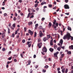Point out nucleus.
<instances>
[{
	"instance_id": "nucleus-1",
	"label": "nucleus",
	"mask_w": 73,
	"mask_h": 73,
	"mask_svg": "<svg viewBox=\"0 0 73 73\" xmlns=\"http://www.w3.org/2000/svg\"><path fill=\"white\" fill-rule=\"evenodd\" d=\"M56 23V19H54V21L53 22V25H52V27H53L54 29H56V27H58V23Z\"/></svg>"
},
{
	"instance_id": "nucleus-2",
	"label": "nucleus",
	"mask_w": 73,
	"mask_h": 73,
	"mask_svg": "<svg viewBox=\"0 0 73 73\" xmlns=\"http://www.w3.org/2000/svg\"><path fill=\"white\" fill-rule=\"evenodd\" d=\"M71 36L70 35V33H68L66 34V39L69 40H70V38Z\"/></svg>"
},
{
	"instance_id": "nucleus-3",
	"label": "nucleus",
	"mask_w": 73,
	"mask_h": 73,
	"mask_svg": "<svg viewBox=\"0 0 73 73\" xmlns=\"http://www.w3.org/2000/svg\"><path fill=\"white\" fill-rule=\"evenodd\" d=\"M64 9H69V6L67 4L64 5Z\"/></svg>"
},
{
	"instance_id": "nucleus-4",
	"label": "nucleus",
	"mask_w": 73,
	"mask_h": 73,
	"mask_svg": "<svg viewBox=\"0 0 73 73\" xmlns=\"http://www.w3.org/2000/svg\"><path fill=\"white\" fill-rule=\"evenodd\" d=\"M42 36H44V35L43 34L42 31H39V37L40 38H41L42 37Z\"/></svg>"
},
{
	"instance_id": "nucleus-5",
	"label": "nucleus",
	"mask_w": 73,
	"mask_h": 73,
	"mask_svg": "<svg viewBox=\"0 0 73 73\" xmlns=\"http://www.w3.org/2000/svg\"><path fill=\"white\" fill-rule=\"evenodd\" d=\"M35 15V13H29L28 14V15H27V18H29V17H30V16H31V15Z\"/></svg>"
},
{
	"instance_id": "nucleus-6",
	"label": "nucleus",
	"mask_w": 73,
	"mask_h": 73,
	"mask_svg": "<svg viewBox=\"0 0 73 73\" xmlns=\"http://www.w3.org/2000/svg\"><path fill=\"white\" fill-rule=\"evenodd\" d=\"M42 50L44 52H45V53H46V51H47V49H46V47H44L42 49Z\"/></svg>"
},
{
	"instance_id": "nucleus-7",
	"label": "nucleus",
	"mask_w": 73,
	"mask_h": 73,
	"mask_svg": "<svg viewBox=\"0 0 73 73\" xmlns=\"http://www.w3.org/2000/svg\"><path fill=\"white\" fill-rule=\"evenodd\" d=\"M28 33H30L31 35V36L32 35H33V32L31 31L30 30H29Z\"/></svg>"
},
{
	"instance_id": "nucleus-8",
	"label": "nucleus",
	"mask_w": 73,
	"mask_h": 73,
	"mask_svg": "<svg viewBox=\"0 0 73 73\" xmlns=\"http://www.w3.org/2000/svg\"><path fill=\"white\" fill-rule=\"evenodd\" d=\"M37 45L39 48H41L42 46V43H40L38 44Z\"/></svg>"
},
{
	"instance_id": "nucleus-9",
	"label": "nucleus",
	"mask_w": 73,
	"mask_h": 73,
	"mask_svg": "<svg viewBox=\"0 0 73 73\" xmlns=\"http://www.w3.org/2000/svg\"><path fill=\"white\" fill-rule=\"evenodd\" d=\"M49 50L51 52H52L54 51V49L52 48H50Z\"/></svg>"
},
{
	"instance_id": "nucleus-10",
	"label": "nucleus",
	"mask_w": 73,
	"mask_h": 73,
	"mask_svg": "<svg viewBox=\"0 0 73 73\" xmlns=\"http://www.w3.org/2000/svg\"><path fill=\"white\" fill-rule=\"evenodd\" d=\"M28 64H27V66H28L29 65H30L31 63V61L30 60H29L28 61Z\"/></svg>"
},
{
	"instance_id": "nucleus-11",
	"label": "nucleus",
	"mask_w": 73,
	"mask_h": 73,
	"mask_svg": "<svg viewBox=\"0 0 73 73\" xmlns=\"http://www.w3.org/2000/svg\"><path fill=\"white\" fill-rule=\"evenodd\" d=\"M50 37V35H47L46 37V40H48Z\"/></svg>"
},
{
	"instance_id": "nucleus-12",
	"label": "nucleus",
	"mask_w": 73,
	"mask_h": 73,
	"mask_svg": "<svg viewBox=\"0 0 73 73\" xmlns=\"http://www.w3.org/2000/svg\"><path fill=\"white\" fill-rule=\"evenodd\" d=\"M60 44H61V45H62L63 43V40H62V39H60Z\"/></svg>"
},
{
	"instance_id": "nucleus-13",
	"label": "nucleus",
	"mask_w": 73,
	"mask_h": 73,
	"mask_svg": "<svg viewBox=\"0 0 73 73\" xmlns=\"http://www.w3.org/2000/svg\"><path fill=\"white\" fill-rule=\"evenodd\" d=\"M50 45L52 46L53 45V39L50 40Z\"/></svg>"
},
{
	"instance_id": "nucleus-14",
	"label": "nucleus",
	"mask_w": 73,
	"mask_h": 73,
	"mask_svg": "<svg viewBox=\"0 0 73 73\" xmlns=\"http://www.w3.org/2000/svg\"><path fill=\"white\" fill-rule=\"evenodd\" d=\"M61 49V46L58 47L57 48V49L58 51H60V50Z\"/></svg>"
},
{
	"instance_id": "nucleus-15",
	"label": "nucleus",
	"mask_w": 73,
	"mask_h": 73,
	"mask_svg": "<svg viewBox=\"0 0 73 73\" xmlns=\"http://www.w3.org/2000/svg\"><path fill=\"white\" fill-rule=\"evenodd\" d=\"M69 49H73V45H71V46H69Z\"/></svg>"
},
{
	"instance_id": "nucleus-16",
	"label": "nucleus",
	"mask_w": 73,
	"mask_h": 73,
	"mask_svg": "<svg viewBox=\"0 0 73 73\" xmlns=\"http://www.w3.org/2000/svg\"><path fill=\"white\" fill-rule=\"evenodd\" d=\"M46 4V2H42L41 4V5H43L44 4Z\"/></svg>"
},
{
	"instance_id": "nucleus-17",
	"label": "nucleus",
	"mask_w": 73,
	"mask_h": 73,
	"mask_svg": "<svg viewBox=\"0 0 73 73\" xmlns=\"http://www.w3.org/2000/svg\"><path fill=\"white\" fill-rule=\"evenodd\" d=\"M43 40L44 41V42H45L46 41V37H44L43 38Z\"/></svg>"
},
{
	"instance_id": "nucleus-18",
	"label": "nucleus",
	"mask_w": 73,
	"mask_h": 73,
	"mask_svg": "<svg viewBox=\"0 0 73 73\" xmlns=\"http://www.w3.org/2000/svg\"><path fill=\"white\" fill-rule=\"evenodd\" d=\"M38 24H36L35 25V29H37V28L38 27Z\"/></svg>"
},
{
	"instance_id": "nucleus-19",
	"label": "nucleus",
	"mask_w": 73,
	"mask_h": 73,
	"mask_svg": "<svg viewBox=\"0 0 73 73\" xmlns=\"http://www.w3.org/2000/svg\"><path fill=\"white\" fill-rule=\"evenodd\" d=\"M7 29H8V34H9V33H11V31H10V29L9 28H7Z\"/></svg>"
},
{
	"instance_id": "nucleus-20",
	"label": "nucleus",
	"mask_w": 73,
	"mask_h": 73,
	"mask_svg": "<svg viewBox=\"0 0 73 73\" xmlns=\"http://www.w3.org/2000/svg\"><path fill=\"white\" fill-rule=\"evenodd\" d=\"M33 24L32 22L31 21L29 22L28 23L29 25H32Z\"/></svg>"
},
{
	"instance_id": "nucleus-21",
	"label": "nucleus",
	"mask_w": 73,
	"mask_h": 73,
	"mask_svg": "<svg viewBox=\"0 0 73 73\" xmlns=\"http://www.w3.org/2000/svg\"><path fill=\"white\" fill-rule=\"evenodd\" d=\"M44 29V28H42V26H40L39 27V29H42H42Z\"/></svg>"
},
{
	"instance_id": "nucleus-22",
	"label": "nucleus",
	"mask_w": 73,
	"mask_h": 73,
	"mask_svg": "<svg viewBox=\"0 0 73 73\" xmlns=\"http://www.w3.org/2000/svg\"><path fill=\"white\" fill-rule=\"evenodd\" d=\"M68 30H69V31H72V29H71V28L70 27H69V26H68V28H67Z\"/></svg>"
},
{
	"instance_id": "nucleus-23",
	"label": "nucleus",
	"mask_w": 73,
	"mask_h": 73,
	"mask_svg": "<svg viewBox=\"0 0 73 73\" xmlns=\"http://www.w3.org/2000/svg\"><path fill=\"white\" fill-rule=\"evenodd\" d=\"M48 25H49V27L50 28V27H52V23H51V22H49V23Z\"/></svg>"
},
{
	"instance_id": "nucleus-24",
	"label": "nucleus",
	"mask_w": 73,
	"mask_h": 73,
	"mask_svg": "<svg viewBox=\"0 0 73 73\" xmlns=\"http://www.w3.org/2000/svg\"><path fill=\"white\" fill-rule=\"evenodd\" d=\"M65 68H64L62 69V73H64V72H65Z\"/></svg>"
},
{
	"instance_id": "nucleus-25",
	"label": "nucleus",
	"mask_w": 73,
	"mask_h": 73,
	"mask_svg": "<svg viewBox=\"0 0 73 73\" xmlns=\"http://www.w3.org/2000/svg\"><path fill=\"white\" fill-rule=\"evenodd\" d=\"M44 68L45 69H48V68H49V66L47 65H46L45 66H44Z\"/></svg>"
},
{
	"instance_id": "nucleus-26",
	"label": "nucleus",
	"mask_w": 73,
	"mask_h": 73,
	"mask_svg": "<svg viewBox=\"0 0 73 73\" xmlns=\"http://www.w3.org/2000/svg\"><path fill=\"white\" fill-rule=\"evenodd\" d=\"M36 36H37V33H36V32H35V33H34V37H36Z\"/></svg>"
},
{
	"instance_id": "nucleus-27",
	"label": "nucleus",
	"mask_w": 73,
	"mask_h": 73,
	"mask_svg": "<svg viewBox=\"0 0 73 73\" xmlns=\"http://www.w3.org/2000/svg\"><path fill=\"white\" fill-rule=\"evenodd\" d=\"M58 53H59V52H57L56 53L54 54V55H57L58 54Z\"/></svg>"
},
{
	"instance_id": "nucleus-28",
	"label": "nucleus",
	"mask_w": 73,
	"mask_h": 73,
	"mask_svg": "<svg viewBox=\"0 0 73 73\" xmlns=\"http://www.w3.org/2000/svg\"><path fill=\"white\" fill-rule=\"evenodd\" d=\"M60 34L61 35V36H62V35H63L62 34V33H63V32H62V31H60Z\"/></svg>"
},
{
	"instance_id": "nucleus-29",
	"label": "nucleus",
	"mask_w": 73,
	"mask_h": 73,
	"mask_svg": "<svg viewBox=\"0 0 73 73\" xmlns=\"http://www.w3.org/2000/svg\"><path fill=\"white\" fill-rule=\"evenodd\" d=\"M31 11H33V12H35L36 11L35 10L33 9H31Z\"/></svg>"
},
{
	"instance_id": "nucleus-30",
	"label": "nucleus",
	"mask_w": 73,
	"mask_h": 73,
	"mask_svg": "<svg viewBox=\"0 0 73 73\" xmlns=\"http://www.w3.org/2000/svg\"><path fill=\"white\" fill-rule=\"evenodd\" d=\"M34 17V15H32L30 17V19H32V18H33Z\"/></svg>"
},
{
	"instance_id": "nucleus-31",
	"label": "nucleus",
	"mask_w": 73,
	"mask_h": 73,
	"mask_svg": "<svg viewBox=\"0 0 73 73\" xmlns=\"http://www.w3.org/2000/svg\"><path fill=\"white\" fill-rule=\"evenodd\" d=\"M43 73H45L46 72V70L45 69H43L42 70Z\"/></svg>"
},
{
	"instance_id": "nucleus-32",
	"label": "nucleus",
	"mask_w": 73,
	"mask_h": 73,
	"mask_svg": "<svg viewBox=\"0 0 73 73\" xmlns=\"http://www.w3.org/2000/svg\"><path fill=\"white\" fill-rule=\"evenodd\" d=\"M38 5V4L36 3L34 7H37Z\"/></svg>"
},
{
	"instance_id": "nucleus-33",
	"label": "nucleus",
	"mask_w": 73,
	"mask_h": 73,
	"mask_svg": "<svg viewBox=\"0 0 73 73\" xmlns=\"http://www.w3.org/2000/svg\"><path fill=\"white\" fill-rule=\"evenodd\" d=\"M63 38L64 40H65V39H66V35H65V36H64Z\"/></svg>"
},
{
	"instance_id": "nucleus-34",
	"label": "nucleus",
	"mask_w": 73,
	"mask_h": 73,
	"mask_svg": "<svg viewBox=\"0 0 73 73\" xmlns=\"http://www.w3.org/2000/svg\"><path fill=\"white\" fill-rule=\"evenodd\" d=\"M15 36V34L14 33H13L12 34V35L11 36V37H14Z\"/></svg>"
},
{
	"instance_id": "nucleus-35",
	"label": "nucleus",
	"mask_w": 73,
	"mask_h": 73,
	"mask_svg": "<svg viewBox=\"0 0 73 73\" xmlns=\"http://www.w3.org/2000/svg\"><path fill=\"white\" fill-rule=\"evenodd\" d=\"M67 54H71V52L70 51H68L67 52Z\"/></svg>"
},
{
	"instance_id": "nucleus-36",
	"label": "nucleus",
	"mask_w": 73,
	"mask_h": 73,
	"mask_svg": "<svg viewBox=\"0 0 73 73\" xmlns=\"http://www.w3.org/2000/svg\"><path fill=\"white\" fill-rule=\"evenodd\" d=\"M13 20L14 21H16V17H14L13 19Z\"/></svg>"
},
{
	"instance_id": "nucleus-37",
	"label": "nucleus",
	"mask_w": 73,
	"mask_h": 73,
	"mask_svg": "<svg viewBox=\"0 0 73 73\" xmlns=\"http://www.w3.org/2000/svg\"><path fill=\"white\" fill-rule=\"evenodd\" d=\"M21 56L22 58H23V54H21Z\"/></svg>"
},
{
	"instance_id": "nucleus-38",
	"label": "nucleus",
	"mask_w": 73,
	"mask_h": 73,
	"mask_svg": "<svg viewBox=\"0 0 73 73\" xmlns=\"http://www.w3.org/2000/svg\"><path fill=\"white\" fill-rule=\"evenodd\" d=\"M48 7L50 8H51L52 7V5L50 4V5H48Z\"/></svg>"
},
{
	"instance_id": "nucleus-39",
	"label": "nucleus",
	"mask_w": 73,
	"mask_h": 73,
	"mask_svg": "<svg viewBox=\"0 0 73 73\" xmlns=\"http://www.w3.org/2000/svg\"><path fill=\"white\" fill-rule=\"evenodd\" d=\"M5 3L4 2H3V3L2 4V5H3V6H4L5 5Z\"/></svg>"
},
{
	"instance_id": "nucleus-40",
	"label": "nucleus",
	"mask_w": 73,
	"mask_h": 73,
	"mask_svg": "<svg viewBox=\"0 0 73 73\" xmlns=\"http://www.w3.org/2000/svg\"><path fill=\"white\" fill-rule=\"evenodd\" d=\"M38 42H40V41H41V39H40V38H39L38 39Z\"/></svg>"
},
{
	"instance_id": "nucleus-41",
	"label": "nucleus",
	"mask_w": 73,
	"mask_h": 73,
	"mask_svg": "<svg viewBox=\"0 0 73 73\" xmlns=\"http://www.w3.org/2000/svg\"><path fill=\"white\" fill-rule=\"evenodd\" d=\"M15 25H15V23H14L13 24L12 26L13 27H14V28H15Z\"/></svg>"
},
{
	"instance_id": "nucleus-42",
	"label": "nucleus",
	"mask_w": 73,
	"mask_h": 73,
	"mask_svg": "<svg viewBox=\"0 0 73 73\" xmlns=\"http://www.w3.org/2000/svg\"><path fill=\"white\" fill-rule=\"evenodd\" d=\"M5 48H3L2 49V51H5Z\"/></svg>"
},
{
	"instance_id": "nucleus-43",
	"label": "nucleus",
	"mask_w": 73,
	"mask_h": 73,
	"mask_svg": "<svg viewBox=\"0 0 73 73\" xmlns=\"http://www.w3.org/2000/svg\"><path fill=\"white\" fill-rule=\"evenodd\" d=\"M68 69L66 68L65 71V73H67V72H68Z\"/></svg>"
},
{
	"instance_id": "nucleus-44",
	"label": "nucleus",
	"mask_w": 73,
	"mask_h": 73,
	"mask_svg": "<svg viewBox=\"0 0 73 73\" xmlns=\"http://www.w3.org/2000/svg\"><path fill=\"white\" fill-rule=\"evenodd\" d=\"M64 54H62L61 55V58H63L64 57Z\"/></svg>"
},
{
	"instance_id": "nucleus-45",
	"label": "nucleus",
	"mask_w": 73,
	"mask_h": 73,
	"mask_svg": "<svg viewBox=\"0 0 73 73\" xmlns=\"http://www.w3.org/2000/svg\"><path fill=\"white\" fill-rule=\"evenodd\" d=\"M70 37L71 38H70V39L71 40V41H73V36H71Z\"/></svg>"
},
{
	"instance_id": "nucleus-46",
	"label": "nucleus",
	"mask_w": 73,
	"mask_h": 73,
	"mask_svg": "<svg viewBox=\"0 0 73 73\" xmlns=\"http://www.w3.org/2000/svg\"><path fill=\"white\" fill-rule=\"evenodd\" d=\"M25 42V40L24 39H23L22 40V42L23 43H24Z\"/></svg>"
},
{
	"instance_id": "nucleus-47",
	"label": "nucleus",
	"mask_w": 73,
	"mask_h": 73,
	"mask_svg": "<svg viewBox=\"0 0 73 73\" xmlns=\"http://www.w3.org/2000/svg\"><path fill=\"white\" fill-rule=\"evenodd\" d=\"M24 30L25 32H26V31H27V28L25 27L24 28Z\"/></svg>"
},
{
	"instance_id": "nucleus-48",
	"label": "nucleus",
	"mask_w": 73,
	"mask_h": 73,
	"mask_svg": "<svg viewBox=\"0 0 73 73\" xmlns=\"http://www.w3.org/2000/svg\"><path fill=\"white\" fill-rule=\"evenodd\" d=\"M2 36H5V33H3L2 34Z\"/></svg>"
},
{
	"instance_id": "nucleus-49",
	"label": "nucleus",
	"mask_w": 73,
	"mask_h": 73,
	"mask_svg": "<svg viewBox=\"0 0 73 73\" xmlns=\"http://www.w3.org/2000/svg\"><path fill=\"white\" fill-rule=\"evenodd\" d=\"M65 2L66 3H68V0H65Z\"/></svg>"
},
{
	"instance_id": "nucleus-50",
	"label": "nucleus",
	"mask_w": 73,
	"mask_h": 73,
	"mask_svg": "<svg viewBox=\"0 0 73 73\" xmlns=\"http://www.w3.org/2000/svg\"><path fill=\"white\" fill-rule=\"evenodd\" d=\"M15 17H17V14L16 13L15 14Z\"/></svg>"
},
{
	"instance_id": "nucleus-51",
	"label": "nucleus",
	"mask_w": 73,
	"mask_h": 73,
	"mask_svg": "<svg viewBox=\"0 0 73 73\" xmlns=\"http://www.w3.org/2000/svg\"><path fill=\"white\" fill-rule=\"evenodd\" d=\"M20 15L21 16H24V14L23 13H21Z\"/></svg>"
},
{
	"instance_id": "nucleus-52",
	"label": "nucleus",
	"mask_w": 73,
	"mask_h": 73,
	"mask_svg": "<svg viewBox=\"0 0 73 73\" xmlns=\"http://www.w3.org/2000/svg\"><path fill=\"white\" fill-rule=\"evenodd\" d=\"M12 62L10 61V62H7V64H10V63H11Z\"/></svg>"
},
{
	"instance_id": "nucleus-53",
	"label": "nucleus",
	"mask_w": 73,
	"mask_h": 73,
	"mask_svg": "<svg viewBox=\"0 0 73 73\" xmlns=\"http://www.w3.org/2000/svg\"><path fill=\"white\" fill-rule=\"evenodd\" d=\"M4 16H7V13H5L4 14Z\"/></svg>"
},
{
	"instance_id": "nucleus-54",
	"label": "nucleus",
	"mask_w": 73,
	"mask_h": 73,
	"mask_svg": "<svg viewBox=\"0 0 73 73\" xmlns=\"http://www.w3.org/2000/svg\"><path fill=\"white\" fill-rule=\"evenodd\" d=\"M15 35H17V31H16L15 32Z\"/></svg>"
},
{
	"instance_id": "nucleus-55",
	"label": "nucleus",
	"mask_w": 73,
	"mask_h": 73,
	"mask_svg": "<svg viewBox=\"0 0 73 73\" xmlns=\"http://www.w3.org/2000/svg\"><path fill=\"white\" fill-rule=\"evenodd\" d=\"M8 60H11L12 59V57H10L8 58Z\"/></svg>"
},
{
	"instance_id": "nucleus-56",
	"label": "nucleus",
	"mask_w": 73,
	"mask_h": 73,
	"mask_svg": "<svg viewBox=\"0 0 73 73\" xmlns=\"http://www.w3.org/2000/svg\"><path fill=\"white\" fill-rule=\"evenodd\" d=\"M44 20H45V18H42L41 19L42 21H43Z\"/></svg>"
},
{
	"instance_id": "nucleus-57",
	"label": "nucleus",
	"mask_w": 73,
	"mask_h": 73,
	"mask_svg": "<svg viewBox=\"0 0 73 73\" xmlns=\"http://www.w3.org/2000/svg\"><path fill=\"white\" fill-rule=\"evenodd\" d=\"M28 46V47H29V48H30V47H31V44H29Z\"/></svg>"
},
{
	"instance_id": "nucleus-58",
	"label": "nucleus",
	"mask_w": 73,
	"mask_h": 73,
	"mask_svg": "<svg viewBox=\"0 0 73 73\" xmlns=\"http://www.w3.org/2000/svg\"><path fill=\"white\" fill-rule=\"evenodd\" d=\"M45 29H42V31H42V32H45Z\"/></svg>"
},
{
	"instance_id": "nucleus-59",
	"label": "nucleus",
	"mask_w": 73,
	"mask_h": 73,
	"mask_svg": "<svg viewBox=\"0 0 73 73\" xmlns=\"http://www.w3.org/2000/svg\"><path fill=\"white\" fill-rule=\"evenodd\" d=\"M27 45H29V44H30V42L29 41H28L27 42Z\"/></svg>"
},
{
	"instance_id": "nucleus-60",
	"label": "nucleus",
	"mask_w": 73,
	"mask_h": 73,
	"mask_svg": "<svg viewBox=\"0 0 73 73\" xmlns=\"http://www.w3.org/2000/svg\"><path fill=\"white\" fill-rule=\"evenodd\" d=\"M33 57L34 58H35L36 57V55H34L33 56Z\"/></svg>"
},
{
	"instance_id": "nucleus-61",
	"label": "nucleus",
	"mask_w": 73,
	"mask_h": 73,
	"mask_svg": "<svg viewBox=\"0 0 73 73\" xmlns=\"http://www.w3.org/2000/svg\"><path fill=\"white\" fill-rule=\"evenodd\" d=\"M19 2L21 3H22V0H19Z\"/></svg>"
},
{
	"instance_id": "nucleus-62",
	"label": "nucleus",
	"mask_w": 73,
	"mask_h": 73,
	"mask_svg": "<svg viewBox=\"0 0 73 73\" xmlns=\"http://www.w3.org/2000/svg\"><path fill=\"white\" fill-rule=\"evenodd\" d=\"M17 60L16 59H14V61H15V62H17Z\"/></svg>"
},
{
	"instance_id": "nucleus-63",
	"label": "nucleus",
	"mask_w": 73,
	"mask_h": 73,
	"mask_svg": "<svg viewBox=\"0 0 73 73\" xmlns=\"http://www.w3.org/2000/svg\"><path fill=\"white\" fill-rule=\"evenodd\" d=\"M19 37V35H17V36H16V38L17 39Z\"/></svg>"
},
{
	"instance_id": "nucleus-64",
	"label": "nucleus",
	"mask_w": 73,
	"mask_h": 73,
	"mask_svg": "<svg viewBox=\"0 0 73 73\" xmlns=\"http://www.w3.org/2000/svg\"><path fill=\"white\" fill-rule=\"evenodd\" d=\"M57 48V46H56V45L54 46V48L55 49H56V48Z\"/></svg>"
}]
</instances>
